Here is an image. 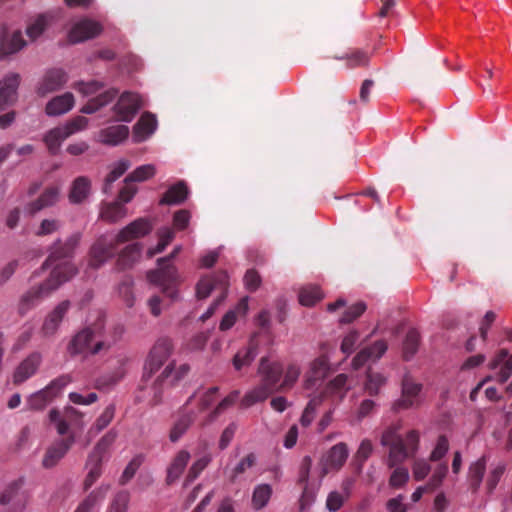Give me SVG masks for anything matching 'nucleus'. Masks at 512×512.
Returning a JSON list of instances; mask_svg holds the SVG:
<instances>
[{"label":"nucleus","instance_id":"41","mask_svg":"<svg viewBox=\"0 0 512 512\" xmlns=\"http://www.w3.org/2000/svg\"><path fill=\"white\" fill-rule=\"evenodd\" d=\"M103 460L88 456L86 467L89 469L84 480V490H88L102 475Z\"/></svg>","mask_w":512,"mask_h":512},{"label":"nucleus","instance_id":"20","mask_svg":"<svg viewBox=\"0 0 512 512\" xmlns=\"http://www.w3.org/2000/svg\"><path fill=\"white\" fill-rule=\"evenodd\" d=\"M329 370V360L325 355L316 358L307 371L304 379V388L312 389L327 375Z\"/></svg>","mask_w":512,"mask_h":512},{"label":"nucleus","instance_id":"53","mask_svg":"<svg viewBox=\"0 0 512 512\" xmlns=\"http://www.w3.org/2000/svg\"><path fill=\"white\" fill-rule=\"evenodd\" d=\"M367 306L364 302L359 301L346 309L340 318L341 324H349L359 318L366 310Z\"/></svg>","mask_w":512,"mask_h":512},{"label":"nucleus","instance_id":"43","mask_svg":"<svg viewBox=\"0 0 512 512\" xmlns=\"http://www.w3.org/2000/svg\"><path fill=\"white\" fill-rule=\"evenodd\" d=\"M23 484L21 479L10 483L0 495V504L15 506L19 503V490Z\"/></svg>","mask_w":512,"mask_h":512},{"label":"nucleus","instance_id":"58","mask_svg":"<svg viewBox=\"0 0 512 512\" xmlns=\"http://www.w3.org/2000/svg\"><path fill=\"white\" fill-rule=\"evenodd\" d=\"M142 464V459L140 456L134 457L125 467L122 475L119 479L120 485H126L136 474L137 470Z\"/></svg>","mask_w":512,"mask_h":512},{"label":"nucleus","instance_id":"16","mask_svg":"<svg viewBox=\"0 0 512 512\" xmlns=\"http://www.w3.org/2000/svg\"><path fill=\"white\" fill-rule=\"evenodd\" d=\"M388 345L384 340H378L372 345L361 349L352 360V367L355 370L362 368L368 361L379 360L387 351Z\"/></svg>","mask_w":512,"mask_h":512},{"label":"nucleus","instance_id":"38","mask_svg":"<svg viewBox=\"0 0 512 512\" xmlns=\"http://www.w3.org/2000/svg\"><path fill=\"white\" fill-rule=\"evenodd\" d=\"M347 380L348 376L346 374H338L327 384L324 394L327 396H335L342 400L348 391Z\"/></svg>","mask_w":512,"mask_h":512},{"label":"nucleus","instance_id":"15","mask_svg":"<svg viewBox=\"0 0 512 512\" xmlns=\"http://www.w3.org/2000/svg\"><path fill=\"white\" fill-rule=\"evenodd\" d=\"M102 31L101 25L90 19H82L75 23L69 32L71 43H79L94 38Z\"/></svg>","mask_w":512,"mask_h":512},{"label":"nucleus","instance_id":"19","mask_svg":"<svg viewBox=\"0 0 512 512\" xmlns=\"http://www.w3.org/2000/svg\"><path fill=\"white\" fill-rule=\"evenodd\" d=\"M75 441L74 435L55 442L45 453L42 464L45 468L54 467L68 452Z\"/></svg>","mask_w":512,"mask_h":512},{"label":"nucleus","instance_id":"5","mask_svg":"<svg viewBox=\"0 0 512 512\" xmlns=\"http://www.w3.org/2000/svg\"><path fill=\"white\" fill-rule=\"evenodd\" d=\"M229 287V276L226 271H218L212 275L205 276L196 285V295L199 299L207 298L213 290H219L220 295L209 306L206 312L200 317L201 321L208 320L224 301Z\"/></svg>","mask_w":512,"mask_h":512},{"label":"nucleus","instance_id":"51","mask_svg":"<svg viewBox=\"0 0 512 512\" xmlns=\"http://www.w3.org/2000/svg\"><path fill=\"white\" fill-rule=\"evenodd\" d=\"M321 403L322 396L314 397L308 402L300 418V423L303 427H308L312 423L316 414V410L321 405Z\"/></svg>","mask_w":512,"mask_h":512},{"label":"nucleus","instance_id":"10","mask_svg":"<svg viewBox=\"0 0 512 512\" xmlns=\"http://www.w3.org/2000/svg\"><path fill=\"white\" fill-rule=\"evenodd\" d=\"M147 278L151 283L158 284L163 287V292L171 299L177 298V291L173 288L178 281L177 269L171 262L162 263L156 270L147 273Z\"/></svg>","mask_w":512,"mask_h":512},{"label":"nucleus","instance_id":"26","mask_svg":"<svg viewBox=\"0 0 512 512\" xmlns=\"http://www.w3.org/2000/svg\"><path fill=\"white\" fill-rule=\"evenodd\" d=\"M142 245L133 243L126 246L118 255L116 268L118 270H126L131 268L140 258Z\"/></svg>","mask_w":512,"mask_h":512},{"label":"nucleus","instance_id":"24","mask_svg":"<svg viewBox=\"0 0 512 512\" xmlns=\"http://www.w3.org/2000/svg\"><path fill=\"white\" fill-rule=\"evenodd\" d=\"M156 127L157 120L153 114L149 112H145L144 114H142L133 129L134 142L140 143L146 140L150 135L154 133Z\"/></svg>","mask_w":512,"mask_h":512},{"label":"nucleus","instance_id":"62","mask_svg":"<svg viewBox=\"0 0 512 512\" xmlns=\"http://www.w3.org/2000/svg\"><path fill=\"white\" fill-rule=\"evenodd\" d=\"M239 397V391H232L228 396H226L212 411L210 414V420L218 417L223 411L232 406Z\"/></svg>","mask_w":512,"mask_h":512},{"label":"nucleus","instance_id":"54","mask_svg":"<svg viewBox=\"0 0 512 512\" xmlns=\"http://www.w3.org/2000/svg\"><path fill=\"white\" fill-rule=\"evenodd\" d=\"M373 452V445L369 439H364L360 443L358 450L355 454V459L358 462V471L357 473H361L362 467L366 460L371 456Z\"/></svg>","mask_w":512,"mask_h":512},{"label":"nucleus","instance_id":"18","mask_svg":"<svg viewBox=\"0 0 512 512\" xmlns=\"http://www.w3.org/2000/svg\"><path fill=\"white\" fill-rule=\"evenodd\" d=\"M66 81L67 75L62 69H50L45 73L42 81L39 83L37 93L40 96H45L55 92L61 89Z\"/></svg>","mask_w":512,"mask_h":512},{"label":"nucleus","instance_id":"33","mask_svg":"<svg viewBox=\"0 0 512 512\" xmlns=\"http://www.w3.org/2000/svg\"><path fill=\"white\" fill-rule=\"evenodd\" d=\"M118 94L117 89H109L100 95L90 99L81 109L85 114H92L99 110L101 107L110 103Z\"/></svg>","mask_w":512,"mask_h":512},{"label":"nucleus","instance_id":"7","mask_svg":"<svg viewBox=\"0 0 512 512\" xmlns=\"http://www.w3.org/2000/svg\"><path fill=\"white\" fill-rule=\"evenodd\" d=\"M113 342L97 340L96 329L87 327L78 332L68 345V352L75 356L78 354L96 355L102 351H108Z\"/></svg>","mask_w":512,"mask_h":512},{"label":"nucleus","instance_id":"25","mask_svg":"<svg viewBox=\"0 0 512 512\" xmlns=\"http://www.w3.org/2000/svg\"><path fill=\"white\" fill-rule=\"evenodd\" d=\"M129 128L126 125H113L102 129L99 133L100 141L106 145L116 146L127 139Z\"/></svg>","mask_w":512,"mask_h":512},{"label":"nucleus","instance_id":"2","mask_svg":"<svg viewBox=\"0 0 512 512\" xmlns=\"http://www.w3.org/2000/svg\"><path fill=\"white\" fill-rule=\"evenodd\" d=\"M153 229L147 218H138L121 229L115 237L101 236L90 249L89 266L98 269L112 258L119 244L148 235Z\"/></svg>","mask_w":512,"mask_h":512},{"label":"nucleus","instance_id":"49","mask_svg":"<svg viewBox=\"0 0 512 512\" xmlns=\"http://www.w3.org/2000/svg\"><path fill=\"white\" fill-rule=\"evenodd\" d=\"M211 462V456L205 455L197 459L189 468L185 478V485L192 483Z\"/></svg>","mask_w":512,"mask_h":512},{"label":"nucleus","instance_id":"12","mask_svg":"<svg viewBox=\"0 0 512 512\" xmlns=\"http://www.w3.org/2000/svg\"><path fill=\"white\" fill-rule=\"evenodd\" d=\"M140 108L141 99L139 95L132 92H124L114 105L113 111L117 121L131 122Z\"/></svg>","mask_w":512,"mask_h":512},{"label":"nucleus","instance_id":"30","mask_svg":"<svg viewBox=\"0 0 512 512\" xmlns=\"http://www.w3.org/2000/svg\"><path fill=\"white\" fill-rule=\"evenodd\" d=\"M257 356V344L251 340L249 345L240 349L233 357L232 364L235 370L240 371L244 367H248Z\"/></svg>","mask_w":512,"mask_h":512},{"label":"nucleus","instance_id":"64","mask_svg":"<svg viewBox=\"0 0 512 512\" xmlns=\"http://www.w3.org/2000/svg\"><path fill=\"white\" fill-rule=\"evenodd\" d=\"M243 281L247 290L255 292L260 287L262 279L255 269H249L246 271Z\"/></svg>","mask_w":512,"mask_h":512},{"label":"nucleus","instance_id":"45","mask_svg":"<svg viewBox=\"0 0 512 512\" xmlns=\"http://www.w3.org/2000/svg\"><path fill=\"white\" fill-rule=\"evenodd\" d=\"M323 297L318 286H306L299 292V302L304 306H313Z\"/></svg>","mask_w":512,"mask_h":512},{"label":"nucleus","instance_id":"8","mask_svg":"<svg viewBox=\"0 0 512 512\" xmlns=\"http://www.w3.org/2000/svg\"><path fill=\"white\" fill-rule=\"evenodd\" d=\"M190 371V366L188 364H181L176 368L175 363H169L162 373L154 380V382L149 386L147 391V398L150 404L157 405L161 402L163 385L165 383L169 385H175L182 379H184ZM146 397V395L144 396Z\"/></svg>","mask_w":512,"mask_h":512},{"label":"nucleus","instance_id":"4","mask_svg":"<svg viewBox=\"0 0 512 512\" xmlns=\"http://www.w3.org/2000/svg\"><path fill=\"white\" fill-rule=\"evenodd\" d=\"M381 445L388 447L387 466L393 468L413 457L419 447V433L410 430L405 439L398 433L397 426L388 427L381 436Z\"/></svg>","mask_w":512,"mask_h":512},{"label":"nucleus","instance_id":"37","mask_svg":"<svg viewBox=\"0 0 512 512\" xmlns=\"http://www.w3.org/2000/svg\"><path fill=\"white\" fill-rule=\"evenodd\" d=\"M420 344V334L416 329H410L403 341V359L409 361L417 353Z\"/></svg>","mask_w":512,"mask_h":512},{"label":"nucleus","instance_id":"48","mask_svg":"<svg viewBox=\"0 0 512 512\" xmlns=\"http://www.w3.org/2000/svg\"><path fill=\"white\" fill-rule=\"evenodd\" d=\"M301 373L300 366L296 363H291L287 366L283 381L279 384V389L281 391L289 390L293 387V385L296 383V381L299 378V375Z\"/></svg>","mask_w":512,"mask_h":512},{"label":"nucleus","instance_id":"57","mask_svg":"<svg viewBox=\"0 0 512 512\" xmlns=\"http://www.w3.org/2000/svg\"><path fill=\"white\" fill-rule=\"evenodd\" d=\"M447 473H448V465L446 463H441V464L437 465L431 478L429 479V481L427 483L429 491H434L435 489H437L441 485V483H442L443 479L446 477Z\"/></svg>","mask_w":512,"mask_h":512},{"label":"nucleus","instance_id":"3","mask_svg":"<svg viewBox=\"0 0 512 512\" xmlns=\"http://www.w3.org/2000/svg\"><path fill=\"white\" fill-rule=\"evenodd\" d=\"M284 369L280 362L272 361L268 357H262L259 362L258 374L260 384L246 393L241 401L243 407H250L258 402L266 400L272 393L281 391L279 384Z\"/></svg>","mask_w":512,"mask_h":512},{"label":"nucleus","instance_id":"50","mask_svg":"<svg viewBox=\"0 0 512 512\" xmlns=\"http://www.w3.org/2000/svg\"><path fill=\"white\" fill-rule=\"evenodd\" d=\"M505 470L506 466L504 463H498L497 465L491 468L486 480V489L488 494L493 493L500 479L504 475Z\"/></svg>","mask_w":512,"mask_h":512},{"label":"nucleus","instance_id":"23","mask_svg":"<svg viewBox=\"0 0 512 512\" xmlns=\"http://www.w3.org/2000/svg\"><path fill=\"white\" fill-rule=\"evenodd\" d=\"M26 45L20 31L13 33L4 32L0 38V59H4L17 53Z\"/></svg>","mask_w":512,"mask_h":512},{"label":"nucleus","instance_id":"61","mask_svg":"<svg viewBox=\"0 0 512 512\" xmlns=\"http://www.w3.org/2000/svg\"><path fill=\"white\" fill-rule=\"evenodd\" d=\"M409 479V472L404 467H396L389 478V485L392 488L403 487Z\"/></svg>","mask_w":512,"mask_h":512},{"label":"nucleus","instance_id":"22","mask_svg":"<svg viewBox=\"0 0 512 512\" xmlns=\"http://www.w3.org/2000/svg\"><path fill=\"white\" fill-rule=\"evenodd\" d=\"M69 307H70V302L68 300L62 301L46 317V319L42 325V329H41L42 334L45 337L52 336L56 333L63 317L69 310Z\"/></svg>","mask_w":512,"mask_h":512},{"label":"nucleus","instance_id":"59","mask_svg":"<svg viewBox=\"0 0 512 512\" xmlns=\"http://www.w3.org/2000/svg\"><path fill=\"white\" fill-rule=\"evenodd\" d=\"M448 449H449V441H448L447 437L445 435H440L438 437V440H437V443H436L434 449L432 450V452L430 454V457H429L430 461L436 462V461L441 460L448 452Z\"/></svg>","mask_w":512,"mask_h":512},{"label":"nucleus","instance_id":"36","mask_svg":"<svg viewBox=\"0 0 512 512\" xmlns=\"http://www.w3.org/2000/svg\"><path fill=\"white\" fill-rule=\"evenodd\" d=\"M117 431L114 429L109 430L105 435H103L100 440L96 443L91 453L88 455L93 458H100V460L104 459L105 454L108 452L110 447L113 445L117 438Z\"/></svg>","mask_w":512,"mask_h":512},{"label":"nucleus","instance_id":"31","mask_svg":"<svg viewBox=\"0 0 512 512\" xmlns=\"http://www.w3.org/2000/svg\"><path fill=\"white\" fill-rule=\"evenodd\" d=\"M155 174V167L151 164L139 166L125 178L126 187L121 188L118 192H136L130 187V183L142 182Z\"/></svg>","mask_w":512,"mask_h":512},{"label":"nucleus","instance_id":"13","mask_svg":"<svg viewBox=\"0 0 512 512\" xmlns=\"http://www.w3.org/2000/svg\"><path fill=\"white\" fill-rule=\"evenodd\" d=\"M134 194H117L112 201H103L101 204L100 217L106 222L114 223L125 217L127 209L125 205L132 200Z\"/></svg>","mask_w":512,"mask_h":512},{"label":"nucleus","instance_id":"6","mask_svg":"<svg viewBox=\"0 0 512 512\" xmlns=\"http://www.w3.org/2000/svg\"><path fill=\"white\" fill-rule=\"evenodd\" d=\"M172 351L173 343L170 338L162 337L156 341L144 365L141 384L139 386L141 391H148L149 381L152 375L163 366L172 354Z\"/></svg>","mask_w":512,"mask_h":512},{"label":"nucleus","instance_id":"1","mask_svg":"<svg viewBox=\"0 0 512 512\" xmlns=\"http://www.w3.org/2000/svg\"><path fill=\"white\" fill-rule=\"evenodd\" d=\"M79 242V236L73 235L64 243H54L50 255L42 265V269L53 267L49 278L37 287H32L25 292L18 304V312L21 316L37 306L41 300L56 290L61 284L70 280L76 273V267L70 262L57 263L60 260L70 258Z\"/></svg>","mask_w":512,"mask_h":512},{"label":"nucleus","instance_id":"21","mask_svg":"<svg viewBox=\"0 0 512 512\" xmlns=\"http://www.w3.org/2000/svg\"><path fill=\"white\" fill-rule=\"evenodd\" d=\"M191 458L190 453L182 449L176 453V455L171 460V463L167 467V474L165 482L167 485L174 484L183 474L187 464Z\"/></svg>","mask_w":512,"mask_h":512},{"label":"nucleus","instance_id":"35","mask_svg":"<svg viewBox=\"0 0 512 512\" xmlns=\"http://www.w3.org/2000/svg\"><path fill=\"white\" fill-rule=\"evenodd\" d=\"M115 416V405L109 404L101 413V415L96 419L95 423L88 430V436L90 438L98 435L102 430H104L113 420Z\"/></svg>","mask_w":512,"mask_h":512},{"label":"nucleus","instance_id":"42","mask_svg":"<svg viewBox=\"0 0 512 512\" xmlns=\"http://www.w3.org/2000/svg\"><path fill=\"white\" fill-rule=\"evenodd\" d=\"M386 377L379 373L368 369L366 373L365 390L370 396H376L382 386L386 384Z\"/></svg>","mask_w":512,"mask_h":512},{"label":"nucleus","instance_id":"29","mask_svg":"<svg viewBox=\"0 0 512 512\" xmlns=\"http://www.w3.org/2000/svg\"><path fill=\"white\" fill-rule=\"evenodd\" d=\"M69 136H71V132H67V129L63 126H58L49 130L45 134L43 141L46 144L49 153L56 155L59 152L63 141H65Z\"/></svg>","mask_w":512,"mask_h":512},{"label":"nucleus","instance_id":"28","mask_svg":"<svg viewBox=\"0 0 512 512\" xmlns=\"http://www.w3.org/2000/svg\"><path fill=\"white\" fill-rule=\"evenodd\" d=\"M500 366L498 381L506 382L512 374V355H509L506 349H501L495 358L489 363L490 369H496Z\"/></svg>","mask_w":512,"mask_h":512},{"label":"nucleus","instance_id":"55","mask_svg":"<svg viewBox=\"0 0 512 512\" xmlns=\"http://www.w3.org/2000/svg\"><path fill=\"white\" fill-rule=\"evenodd\" d=\"M129 168L128 161H120L113 170L106 176L104 181L103 192H108L111 189V184L120 178Z\"/></svg>","mask_w":512,"mask_h":512},{"label":"nucleus","instance_id":"46","mask_svg":"<svg viewBox=\"0 0 512 512\" xmlns=\"http://www.w3.org/2000/svg\"><path fill=\"white\" fill-rule=\"evenodd\" d=\"M53 399L54 397L49 393V391L46 388H43L28 398V406L32 410H42Z\"/></svg>","mask_w":512,"mask_h":512},{"label":"nucleus","instance_id":"34","mask_svg":"<svg viewBox=\"0 0 512 512\" xmlns=\"http://www.w3.org/2000/svg\"><path fill=\"white\" fill-rule=\"evenodd\" d=\"M110 489L109 485H101L94 491H92L77 507L74 512H89L95 505L101 502L108 490Z\"/></svg>","mask_w":512,"mask_h":512},{"label":"nucleus","instance_id":"32","mask_svg":"<svg viewBox=\"0 0 512 512\" xmlns=\"http://www.w3.org/2000/svg\"><path fill=\"white\" fill-rule=\"evenodd\" d=\"M486 470V460L485 457L479 458L477 461L473 462L468 471V483L471 491L476 493L482 483L484 473Z\"/></svg>","mask_w":512,"mask_h":512},{"label":"nucleus","instance_id":"9","mask_svg":"<svg viewBox=\"0 0 512 512\" xmlns=\"http://www.w3.org/2000/svg\"><path fill=\"white\" fill-rule=\"evenodd\" d=\"M422 388L423 385L416 382L410 373H405L401 380V396L393 402L392 410L400 412L418 407L421 403L420 394Z\"/></svg>","mask_w":512,"mask_h":512},{"label":"nucleus","instance_id":"63","mask_svg":"<svg viewBox=\"0 0 512 512\" xmlns=\"http://www.w3.org/2000/svg\"><path fill=\"white\" fill-rule=\"evenodd\" d=\"M239 397V391H232L228 396H226L212 411L210 414V420L218 417L223 411L232 406Z\"/></svg>","mask_w":512,"mask_h":512},{"label":"nucleus","instance_id":"27","mask_svg":"<svg viewBox=\"0 0 512 512\" xmlns=\"http://www.w3.org/2000/svg\"><path fill=\"white\" fill-rule=\"evenodd\" d=\"M74 105V96L72 93H64L51 99L45 108L49 116H58L67 113Z\"/></svg>","mask_w":512,"mask_h":512},{"label":"nucleus","instance_id":"11","mask_svg":"<svg viewBox=\"0 0 512 512\" xmlns=\"http://www.w3.org/2000/svg\"><path fill=\"white\" fill-rule=\"evenodd\" d=\"M349 455L348 447L340 442L332 446L320 460V477L324 478L331 471H339Z\"/></svg>","mask_w":512,"mask_h":512},{"label":"nucleus","instance_id":"40","mask_svg":"<svg viewBox=\"0 0 512 512\" xmlns=\"http://www.w3.org/2000/svg\"><path fill=\"white\" fill-rule=\"evenodd\" d=\"M333 58L345 60L348 68L364 67L369 63V55L361 49H352L345 56H334Z\"/></svg>","mask_w":512,"mask_h":512},{"label":"nucleus","instance_id":"60","mask_svg":"<svg viewBox=\"0 0 512 512\" xmlns=\"http://www.w3.org/2000/svg\"><path fill=\"white\" fill-rule=\"evenodd\" d=\"M47 21L43 15L38 16L35 21L27 26L26 33L33 41L37 39L46 29Z\"/></svg>","mask_w":512,"mask_h":512},{"label":"nucleus","instance_id":"56","mask_svg":"<svg viewBox=\"0 0 512 512\" xmlns=\"http://www.w3.org/2000/svg\"><path fill=\"white\" fill-rule=\"evenodd\" d=\"M348 500L349 498L342 494L341 492L337 490L331 491L326 499V508L330 512H337Z\"/></svg>","mask_w":512,"mask_h":512},{"label":"nucleus","instance_id":"14","mask_svg":"<svg viewBox=\"0 0 512 512\" xmlns=\"http://www.w3.org/2000/svg\"><path fill=\"white\" fill-rule=\"evenodd\" d=\"M20 79L18 73H9L0 81V112L16 103Z\"/></svg>","mask_w":512,"mask_h":512},{"label":"nucleus","instance_id":"44","mask_svg":"<svg viewBox=\"0 0 512 512\" xmlns=\"http://www.w3.org/2000/svg\"><path fill=\"white\" fill-rule=\"evenodd\" d=\"M194 419L195 416L192 412L182 415L171 428L169 434L170 440L172 442H177L190 427Z\"/></svg>","mask_w":512,"mask_h":512},{"label":"nucleus","instance_id":"39","mask_svg":"<svg viewBox=\"0 0 512 512\" xmlns=\"http://www.w3.org/2000/svg\"><path fill=\"white\" fill-rule=\"evenodd\" d=\"M272 496V487L269 484L257 485L252 493V507L255 510L263 509Z\"/></svg>","mask_w":512,"mask_h":512},{"label":"nucleus","instance_id":"17","mask_svg":"<svg viewBox=\"0 0 512 512\" xmlns=\"http://www.w3.org/2000/svg\"><path fill=\"white\" fill-rule=\"evenodd\" d=\"M42 362V355L39 352L29 354L15 369L13 374L14 384H21L31 378Z\"/></svg>","mask_w":512,"mask_h":512},{"label":"nucleus","instance_id":"52","mask_svg":"<svg viewBox=\"0 0 512 512\" xmlns=\"http://www.w3.org/2000/svg\"><path fill=\"white\" fill-rule=\"evenodd\" d=\"M130 501L128 491H119L108 506L107 512H127Z\"/></svg>","mask_w":512,"mask_h":512},{"label":"nucleus","instance_id":"47","mask_svg":"<svg viewBox=\"0 0 512 512\" xmlns=\"http://www.w3.org/2000/svg\"><path fill=\"white\" fill-rule=\"evenodd\" d=\"M256 460L257 458L254 453H249L245 457H243L232 469L229 478L230 482L235 483L239 475L244 474L248 469L255 466Z\"/></svg>","mask_w":512,"mask_h":512}]
</instances>
